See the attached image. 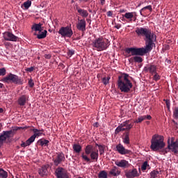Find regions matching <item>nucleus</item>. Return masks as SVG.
<instances>
[{"instance_id": "nucleus-45", "label": "nucleus", "mask_w": 178, "mask_h": 178, "mask_svg": "<svg viewBox=\"0 0 178 178\" xmlns=\"http://www.w3.org/2000/svg\"><path fill=\"white\" fill-rule=\"evenodd\" d=\"M34 69H35V67H27L26 70V72H33Z\"/></svg>"}, {"instance_id": "nucleus-2", "label": "nucleus", "mask_w": 178, "mask_h": 178, "mask_svg": "<svg viewBox=\"0 0 178 178\" xmlns=\"http://www.w3.org/2000/svg\"><path fill=\"white\" fill-rule=\"evenodd\" d=\"M129 74H122V76H118V86L124 93H129V91L133 88V83L129 79Z\"/></svg>"}, {"instance_id": "nucleus-14", "label": "nucleus", "mask_w": 178, "mask_h": 178, "mask_svg": "<svg viewBox=\"0 0 178 178\" xmlns=\"http://www.w3.org/2000/svg\"><path fill=\"white\" fill-rule=\"evenodd\" d=\"M76 29L80 30L81 32L85 33L86 30V19H79L78 23H76Z\"/></svg>"}, {"instance_id": "nucleus-9", "label": "nucleus", "mask_w": 178, "mask_h": 178, "mask_svg": "<svg viewBox=\"0 0 178 178\" xmlns=\"http://www.w3.org/2000/svg\"><path fill=\"white\" fill-rule=\"evenodd\" d=\"M55 175L57 178H69L70 175L67 170L63 167H57L55 170Z\"/></svg>"}, {"instance_id": "nucleus-40", "label": "nucleus", "mask_w": 178, "mask_h": 178, "mask_svg": "<svg viewBox=\"0 0 178 178\" xmlns=\"http://www.w3.org/2000/svg\"><path fill=\"white\" fill-rule=\"evenodd\" d=\"M24 6L26 9H29V8L31 6V0H26V2H24Z\"/></svg>"}, {"instance_id": "nucleus-51", "label": "nucleus", "mask_w": 178, "mask_h": 178, "mask_svg": "<svg viewBox=\"0 0 178 178\" xmlns=\"http://www.w3.org/2000/svg\"><path fill=\"white\" fill-rule=\"evenodd\" d=\"M44 58H47L48 60H50V58H51V55H50V54H47V55H44Z\"/></svg>"}, {"instance_id": "nucleus-53", "label": "nucleus", "mask_w": 178, "mask_h": 178, "mask_svg": "<svg viewBox=\"0 0 178 178\" xmlns=\"http://www.w3.org/2000/svg\"><path fill=\"white\" fill-rule=\"evenodd\" d=\"M107 16H113V12L112 11H108L107 12Z\"/></svg>"}, {"instance_id": "nucleus-62", "label": "nucleus", "mask_w": 178, "mask_h": 178, "mask_svg": "<svg viewBox=\"0 0 178 178\" xmlns=\"http://www.w3.org/2000/svg\"><path fill=\"white\" fill-rule=\"evenodd\" d=\"M89 12H90V13H92V10H91V9H89Z\"/></svg>"}, {"instance_id": "nucleus-21", "label": "nucleus", "mask_w": 178, "mask_h": 178, "mask_svg": "<svg viewBox=\"0 0 178 178\" xmlns=\"http://www.w3.org/2000/svg\"><path fill=\"white\" fill-rule=\"evenodd\" d=\"M33 134L32 136V142L35 140L36 137H40L42 135L41 130H38V128H33Z\"/></svg>"}, {"instance_id": "nucleus-27", "label": "nucleus", "mask_w": 178, "mask_h": 178, "mask_svg": "<svg viewBox=\"0 0 178 178\" xmlns=\"http://www.w3.org/2000/svg\"><path fill=\"white\" fill-rule=\"evenodd\" d=\"M40 26H41L40 32L38 33L37 37H38V39H44V38L47 37V30H44V31L42 32V25H40Z\"/></svg>"}, {"instance_id": "nucleus-25", "label": "nucleus", "mask_w": 178, "mask_h": 178, "mask_svg": "<svg viewBox=\"0 0 178 178\" xmlns=\"http://www.w3.org/2000/svg\"><path fill=\"white\" fill-rule=\"evenodd\" d=\"M120 170H118V167H113V168H111V170L109 172V174L111 175H120Z\"/></svg>"}, {"instance_id": "nucleus-55", "label": "nucleus", "mask_w": 178, "mask_h": 178, "mask_svg": "<svg viewBox=\"0 0 178 178\" xmlns=\"http://www.w3.org/2000/svg\"><path fill=\"white\" fill-rule=\"evenodd\" d=\"M102 6H104V3H105V0H101Z\"/></svg>"}, {"instance_id": "nucleus-3", "label": "nucleus", "mask_w": 178, "mask_h": 178, "mask_svg": "<svg viewBox=\"0 0 178 178\" xmlns=\"http://www.w3.org/2000/svg\"><path fill=\"white\" fill-rule=\"evenodd\" d=\"M165 143H164L163 136H159L158 134H155L152 137L150 148L152 151H161L163 147H165Z\"/></svg>"}, {"instance_id": "nucleus-49", "label": "nucleus", "mask_w": 178, "mask_h": 178, "mask_svg": "<svg viewBox=\"0 0 178 178\" xmlns=\"http://www.w3.org/2000/svg\"><path fill=\"white\" fill-rule=\"evenodd\" d=\"M134 22H136L137 19V13H134Z\"/></svg>"}, {"instance_id": "nucleus-47", "label": "nucleus", "mask_w": 178, "mask_h": 178, "mask_svg": "<svg viewBox=\"0 0 178 178\" xmlns=\"http://www.w3.org/2000/svg\"><path fill=\"white\" fill-rule=\"evenodd\" d=\"M20 127H14L13 130H12V134H10V137H11V135H14V131L17 130H19Z\"/></svg>"}, {"instance_id": "nucleus-43", "label": "nucleus", "mask_w": 178, "mask_h": 178, "mask_svg": "<svg viewBox=\"0 0 178 178\" xmlns=\"http://www.w3.org/2000/svg\"><path fill=\"white\" fill-rule=\"evenodd\" d=\"M6 69L5 67H2L1 69H0V76H6Z\"/></svg>"}, {"instance_id": "nucleus-5", "label": "nucleus", "mask_w": 178, "mask_h": 178, "mask_svg": "<svg viewBox=\"0 0 178 178\" xmlns=\"http://www.w3.org/2000/svg\"><path fill=\"white\" fill-rule=\"evenodd\" d=\"M85 153L81 154V157L83 158V160H85V161H90V158L91 160L98 161V159L99 156V151L98 149L94 151L92 144H88V146L85 147ZM88 154H90V158L88 156Z\"/></svg>"}, {"instance_id": "nucleus-60", "label": "nucleus", "mask_w": 178, "mask_h": 178, "mask_svg": "<svg viewBox=\"0 0 178 178\" xmlns=\"http://www.w3.org/2000/svg\"><path fill=\"white\" fill-rule=\"evenodd\" d=\"M120 13H124V9H120Z\"/></svg>"}, {"instance_id": "nucleus-17", "label": "nucleus", "mask_w": 178, "mask_h": 178, "mask_svg": "<svg viewBox=\"0 0 178 178\" xmlns=\"http://www.w3.org/2000/svg\"><path fill=\"white\" fill-rule=\"evenodd\" d=\"M115 165H117L118 167H121L122 168H127L130 165L127 160H117L115 161Z\"/></svg>"}, {"instance_id": "nucleus-33", "label": "nucleus", "mask_w": 178, "mask_h": 178, "mask_svg": "<svg viewBox=\"0 0 178 178\" xmlns=\"http://www.w3.org/2000/svg\"><path fill=\"white\" fill-rule=\"evenodd\" d=\"M99 178H108V174L106 170H101L100 172L98 174Z\"/></svg>"}, {"instance_id": "nucleus-24", "label": "nucleus", "mask_w": 178, "mask_h": 178, "mask_svg": "<svg viewBox=\"0 0 178 178\" xmlns=\"http://www.w3.org/2000/svg\"><path fill=\"white\" fill-rule=\"evenodd\" d=\"M145 120H152V116L150 115V114H147V116H139V118H138V120H136L135 123H141V122L144 121Z\"/></svg>"}, {"instance_id": "nucleus-10", "label": "nucleus", "mask_w": 178, "mask_h": 178, "mask_svg": "<svg viewBox=\"0 0 178 178\" xmlns=\"http://www.w3.org/2000/svg\"><path fill=\"white\" fill-rule=\"evenodd\" d=\"M11 134H13V130H3L2 134H0V147H2L4 142L10 137Z\"/></svg>"}, {"instance_id": "nucleus-8", "label": "nucleus", "mask_w": 178, "mask_h": 178, "mask_svg": "<svg viewBox=\"0 0 178 178\" xmlns=\"http://www.w3.org/2000/svg\"><path fill=\"white\" fill-rule=\"evenodd\" d=\"M58 33H60V35L62 37H72L73 35V30L72 29V26H61L60 29L58 30Z\"/></svg>"}, {"instance_id": "nucleus-50", "label": "nucleus", "mask_w": 178, "mask_h": 178, "mask_svg": "<svg viewBox=\"0 0 178 178\" xmlns=\"http://www.w3.org/2000/svg\"><path fill=\"white\" fill-rule=\"evenodd\" d=\"M122 25L120 23H118L117 25H115V29H121Z\"/></svg>"}, {"instance_id": "nucleus-11", "label": "nucleus", "mask_w": 178, "mask_h": 178, "mask_svg": "<svg viewBox=\"0 0 178 178\" xmlns=\"http://www.w3.org/2000/svg\"><path fill=\"white\" fill-rule=\"evenodd\" d=\"M3 37L5 40H12L14 41V42L19 40V37L15 35L12 32H3Z\"/></svg>"}, {"instance_id": "nucleus-22", "label": "nucleus", "mask_w": 178, "mask_h": 178, "mask_svg": "<svg viewBox=\"0 0 178 178\" xmlns=\"http://www.w3.org/2000/svg\"><path fill=\"white\" fill-rule=\"evenodd\" d=\"M147 9H148L150 13L152 12V6H145V8H142L140 10V13L141 16H146L147 14Z\"/></svg>"}, {"instance_id": "nucleus-63", "label": "nucleus", "mask_w": 178, "mask_h": 178, "mask_svg": "<svg viewBox=\"0 0 178 178\" xmlns=\"http://www.w3.org/2000/svg\"><path fill=\"white\" fill-rule=\"evenodd\" d=\"M96 145H98V147H99V145H100V144L96 143Z\"/></svg>"}, {"instance_id": "nucleus-20", "label": "nucleus", "mask_w": 178, "mask_h": 178, "mask_svg": "<svg viewBox=\"0 0 178 178\" xmlns=\"http://www.w3.org/2000/svg\"><path fill=\"white\" fill-rule=\"evenodd\" d=\"M76 9L80 15L82 16V19H85V17H88L89 13L86 9H82L79 8V6H76Z\"/></svg>"}, {"instance_id": "nucleus-35", "label": "nucleus", "mask_w": 178, "mask_h": 178, "mask_svg": "<svg viewBox=\"0 0 178 178\" xmlns=\"http://www.w3.org/2000/svg\"><path fill=\"white\" fill-rule=\"evenodd\" d=\"M155 72L154 73V76L153 77V79H154V81H159V79H161V76H159V74H158L157 72V67L156 65H155Z\"/></svg>"}, {"instance_id": "nucleus-61", "label": "nucleus", "mask_w": 178, "mask_h": 178, "mask_svg": "<svg viewBox=\"0 0 178 178\" xmlns=\"http://www.w3.org/2000/svg\"><path fill=\"white\" fill-rule=\"evenodd\" d=\"M0 156H2L1 151H0Z\"/></svg>"}, {"instance_id": "nucleus-64", "label": "nucleus", "mask_w": 178, "mask_h": 178, "mask_svg": "<svg viewBox=\"0 0 178 178\" xmlns=\"http://www.w3.org/2000/svg\"><path fill=\"white\" fill-rule=\"evenodd\" d=\"M76 178H83V177H76Z\"/></svg>"}, {"instance_id": "nucleus-6", "label": "nucleus", "mask_w": 178, "mask_h": 178, "mask_svg": "<svg viewBox=\"0 0 178 178\" xmlns=\"http://www.w3.org/2000/svg\"><path fill=\"white\" fill-rule=\"evenodd\" d=\"M2 81L3 83H9L10 81L11 83H14V84H23L24 79H22V77L17 76V74H13L10 72L7 76L3 77Z\"/></svg>"}, {"instance_id": "nucleus-56", "label": "nucleus", "mask_w": 178, "mask_h": 178, "mask_svg": "<svg viewBox=\"0 0 178 178\" xmlns=\"http://www.w3.org/2000/svg\"><path fill=\"white\" fill-rule=\"evenodd\" d=\"M99 123L98 122H96V123H94V127H99Z\"/></svg>"}, {"instance_id": "nucleus-4", "label": "nucleus", "mask_w": 178, "mask_h": 178, "mask_svg": "<svg viewBox=\"0 0 178 178\" xmlns=\"http://www.w3.org/2000/svg\"><path fill=\"white\" fill-rule=\"evenodd\" d=\"M109 39H104V37H97L92 42V46L97 51H105L110 46Z\"/></svg>"}, {"instance_id": "nucleus-48", "label": "nucleus", "mask_w": 178, "mask_h": 178, "mask_svg": "<svg viewBox=\"0 0 178 178\" xmlns=\"http://www.w3.org/2000/svg\"><path fill=\"white\" fill-rule=\"evenodd\" d=\"M165 102L167 105L168 109H170V100L165 99Z\"/></svg>"}, {"instance_id": "nucleus-29", "label": "nucleus", "mask_w": 178, "mask_h": 178, "mask_svg": "<svg viewBox=\"0 0 178 178\" xmlns=\"http://www.w3.org/2000/svg\"><path fill=\"white\" fill-rule=\"evenodd\" d=\"M129 132H126L124 137L123 138L124 144H130Z\"/></svg>"}, {"instance_id": "nucleus-23", "label": "nucleus", "mask_w": 178, "mask_h": 178, "mask_svg": "<svg viewBox=\"0 0 178 178\" xmlns=\"http://www.w3.org/2000/svg\"><path fill=\"white\" fill-rule=\"evenodd\" d=\"M27 100H29L27 95H21L18 99V104L19 105H26Z\"/></svg>"}, {"instance_id": "nucleus-54", "label": "nucleus", "mask_w": 178, "mask_h": 178, "mask_svg": "<svg viewBox=\"0 0 178 178\" xmlns=\"http://www.w3.org/2000/svg\"><path fill=\"white\" fill-rule=\"evenodd\" d=\"M173 123L176 125V127H178V123L175 120H172Z\"/></svg>"}, {"instance_id": "nucleus-7", "label": "nucleus", "mask_w": 178, "mask_h": 178, "mask_svg": "<svg viewBox=\"0 0 178 178\" xmlns=\"http://www.w3.org/2000/svg\"><path fill=\"white\" fill-rule=\"evenodd\" d=\"M133 127L134 124L133 123H130V120H127L126 121H123L122 123H120V124H118V127L115 128V134H120V131H129Z\"/></svg>"}, {"instance_id": "nucleus-41", "label": "nucleus", "mask_w": 178, "mask_h": 178, "mask_svg": "<svg viewBox=\"0 0 178 178\" xmlns=\"http://www.w3.org/2000/svg\"><path fill=\"white\" fill-rule=\"evenodd\" d=\"M173 117L175 118V120H178V107H175L173 112Z\"/></svg>"}, {"instance_id": "nucleus-12", "label": "nucleus", "mask_w": 178, "mask_h": 178, "mask_svg": "<svg viewBox=\"0 0 178 178\" xmlns=\"http://www.w3.org/2000/svg\"><path fill=\"white\" fill-rule=\"evenodd\" d=\"M168 147L171 151L174 152L175 154H178V140H175L174 138V140L172 144H170V138L168 140Z\"/></svg>"}, {"instance_id": "nucleus-37", "label": "nucleus", "mask_w": 178, "mask_h": 178, "mask_svg": "<svg viewBox=\"0 0 178 178\" xmlns=\"http://www.w3.org/2000/svg\"><path fill=\"white\" fill-rule=\"evenodd\" d=\"M99 154H104L105 152V146H103L102 144H99V146H98Z\"/></svg>"}, {"instance_id": "nucleus-18", "label": "nucleus", "mask_w": 178, "mask_h": 178, "mask_svg": "<svg viewBox=\"0 0 178 178\" xmlns=\"http://www.w3.org/2000/svg\"><path fill=\"white\" fill-rule=\"evenodd\" d=\"M49 165H42V167L38 170L39 175L44 176L47 175L49 174Z\"/></svg>"}, {"instance_id": "nucleus-44", "label": "nucleus", "mask_w": 178, "mask_h": 178, "mask_svg": "<svg viewBox=\"0 0 178 178\" xmlns=\"http://www.w3.org/2000/svg\"><path fill=\"white\" fill-rule=\"evenodd\" d=\"M29 86H30V88H33L34 86L33 79H29Z\"/></svg>"}, {"instance_id": "nucleus-13", "label": "nucleus", "mask_w": 178, "mask_h": 178, "mask_svg": "<svg viewBox=\"0 0 178 178\" xmlns=\"http://www.w3.org/2000/svg\"><path fill=\"white\" fill-rule=\"evenodd\" d=\"M65 156L63 152H60V153H58L57 156L54 159V163L58 167V165L62 163V161H65Z\"/></svg>"}, {"instance_id": "nucleus-1", "label": "nucleus", "mask_w": 178, "mask_h": 178, "mask_svg": "<svg viewBox=\"0 0 178 178\" xmlns=\"http://www.w3.org/2000/svg\"><path fill=\"white\" fill-rule=\"evenodd\" d=\"M136 33L139 37H145V47H126L125 53H127L129 56H134V62L141 63L143 62L142 56H144L146 53H149L154 46H156V35L148 26H140V28L138 26Z\"/></svg>"}, {"instance_id": "nucleus-46", "label": "nucleus", "mask_w": 178, "mask_h": 178, "mask_svg": "<svg viewBox=\"0 0 178 178\" xmlns=\"http://www.w3.org/2000/svg\"><path fill=\"white\" fill-rule=\"evenodd\" d=\"M75 51H74V49H70L67 54H68V56H72L73 54H74Z\"/></svg>"}, {"instance_id": "nucleus-34", "label": "nucleus", "mask_w": 178, "mask_h": 178, "mask_svg": "<svg viewBox=\"0 0 178 178\" xmlns=\"http://www.w3.org/2000/svg\"><path fill=\"white\" fill-rule=\"evenodd\" d=\"M38 144H40V145H49V140L47 139H39L38 140Z\"/></svg>"}, {"instance_id": "nucleus-15", "label": "nucleus", "mask_w": 178, "mask_h": 178, "mask_svg": "<svg viewBox=\"0 0 178 178\" xmlns=\"http://www.w3.org/2000/svg\"><path fill=\"white\" fill-rule=\"evenodd\" d=\"M125 175L127 178H134L138 177L140 174L138 173L137 168H132V170H127V172H125Z\"/></svg>"}, {"instance_id": "nucleus-58", "label": "nucleus", "mask_w": 178, "mask_h": 178, "mask_svg": "<svg viewBox=\"0 0 178 178\" xmlns=\"http://www.w3.org/2000/svg\"><path fill=\"white\" fill-rule=\"evenodd\" d=\"M3 83H0V88H3Z\"/></svg>"}, {"instance_id": "nucleus-32", "label": "nucleus", "mask_w": 178, "mask_h": 178, "mask_svg": "<svg viewBox=\"0 0 178 178\" xmlns=\"http://www.w3.org/2000/svg\"><path fill=\"white\" fill-rule=\"evenodd\" d=\"M134 16V13H125L124 17H127V19H129L130 22H132L133 17Z\"/></svg>"}, {"instance_id": "nucleus-28", "label": "nucleus", "mask_w": 178, "mask_h": 178, "mask_svg": "<svg viewBox=\"0 0 178 178\" xmlns=\"http://www.w3.org/2000/svg\"><path fill=\"white\" fill-rule=\"evenodd\" d=\"M72 148L74 152H81V151H82L81 144H73Z\"/></svg>"}, {"instance_id": "nucleus-52", "label": "nucleus", "mask_w": 178, "mask_h": 178, "mask_svg": "<svg viewBox=\"0 0 178 178\" xmlns=\"http://www.w3.org/2000/svg\"><path fill=\"white\" fill-rule=\"evenodd\" d=\"M174 140H175V137H171V139H170V144H173Z\"/></svg>"}, {"instance_id": "nucleus-42", "label": "nucleus", "mask_w": 178, "mask_h": 178, "mask_svg": "<svg viewBox=\"0 0 178 178\" xmlns=\"http://www.w3.org/2000/svg\"><path fill=\"white\" fill-rule=\"evenodd\" d=\"M168 147H162L161 152H163V154H166V152H168L170 147H169V143H168Z\"/></svg>"}, {"instance_id": "nucleus-38", "label": "nucleus", "mask_w": 178, "mask_h": 178, "mask_svg": "<svg viewBox=\"0 0 178 178\" xmlns=\"http://www.w3.org/2000/svg\"><path fill=\"white\" fill-rule=\"evenodd\" d=\"M147 167H149V165L148 163V161H144V163L142 165L141 169L142 170H147Z\"/></svg>"}, {"instance_id": "nucleus-57", "label": "nucleus", "mask_w": 178, "mask_h": 178, "mask_svg": "<svg viewBox=\"0 0 178 178\" xmlns=\"http://www.w3.org/2000/svg\"><path fill=\"white\" fill-rule=\"evenodd\" d=\"M44 131V128H42V129H41V135L43 134Z\"/></svg>"}, {"instance_id": "nucleus-36", "label": "nucleus", "mask_w": 178, "mask_h": 178, "mask_svg": "<svg viewBox=\"0 0 178 178\" xmlns=\"http://www.w3.org/2000/svg\"><path fill=\"white\" fill-rule=\"evenodd\" d=\"M110 79H111V76H107V77L106 76L103 77V79H102L103 84H105V86H106V84H108Z\"/></svg>"}, {"instance_id": "nucleus-59", "label": "nucleus", "mask_w": 178, "mask_h": 178, "mask_svg": "<svg viewBox=\"0 0 178 178\" xmlns=\"http://www.w3.org/2000/svg\"><path fill=\"white\" fill-rule=\"evenodd\" d=\"M1 112H3V109L2 108V107H0V113Z\"/></svg>"}, {"instance_id": "nucleus-30", "label": "nucleus", "mask_w": 178, "mask_h": 178, "mask_svg": "<svg viewBox=\"0 0 178 178\" xmlns=\"http://www.w3.org/2000/svg\"><path fill=\"white\" fill-rule=\"evenodd\" d=\"M8 177V174L7 170H4V168H0V178H7Z\"/></svg>"}, {"instance_id": "nucleus-39", "label": "nucleus", "mask_w": 178, "mask_h": 178, "mask_svg": "<svg viewBox=\"0 0 178 178\" xmlns=\"http://www.w3.org/2000/svg\"><path fill=\"white\" fill-rule=\"evenodd\" d=\"M158 174H159V170H152V172H150L151 177L152 178H156Z\"/></svg>"}, {"instance_id": "nucleus-19", "label": "nucleus", "mask_w": 178, "mask_h": 178, "mask_svg": "<svg viewBox=\"0 0 178 178\" xmlns=\"http://www.w3.org/2000/svg\"><path fill=\"white\" fill-rule=\"evenodd\" d=\"M145 72H149V74H154L156 72L155 65L153 63H149L148 65L144 67Z\"/></svg>"}, {"instance_id": "nucleus-26", "label": "nucleus", "mask_w": 178, "mask_h": 178, "mask_svg": "<svg viewBox=\"0 0 178 178\" xmlns=\"http://www.w3.org/2000/svg\"><path fill=\"white\" fill-rule=\"evenodd\" d=\"M32 143H33V136L29 137V139H27V140H26L25 143H24V141H22V143L21 144V147H26L27 145H31V144H32Z\"/></svg>"}, {"instance_id": "nucleus-31", "label": "nucleus", "mask_w": 178, "mask_h": 178, "mask_svg": "<svg viewBox=\"0 0 178 178\" xmlns=\"http://www.w3.org/2000/svg\"><path fill=\"white\" fill-rule=\"evenodd\" d=\"M32 29L35 30V32H41V23H35V25L32 26Z\"/></svg>"}, {"instance_id": "nucleus-16", "label": "nucleus", "mask_w": 178, "mask_h": 178, "mask_svg": "<svg viewBox=\"0 0 178 178\" xmlns=\"http://www.w3.org/2000/svg\"><path fill=\"white\" fill-rule=\"evenodd\" d=\"M116 150L118 151L120 154H129L131 152L130 149H126V147L123 146V144H118Z\"/></svg>"}]
</instances>
